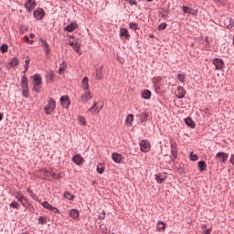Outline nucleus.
I'll list each match as a JSON object with an SVG mask.
<instances>
[{
  "label": "nucleus",
  "mask_w": 234,
  "mask_h": 234,
  "mask_svg": "<svg viewBox=\"0 0 234 234\" xmlns=\"http://www.w3.org/2000/svg\"><path fill=\"white\" fill-rule=\"evenodd\" d=\"M40 42L42 43V48L46 54H50V46L48 45V42L43 38L40 39Z\"/></svg>",
  "instance_id": "21"
},
{
  "label": "nucleus",
  "mask_w": 234,
  "mask_h": 234,
  "mask_svg": "<svg viewBox=\"0 0 234 234\" xmlns=\"http://www.w3.org/2000/svg\"><path fill=\"white\" fill-rule=\"evenodd\" d=\"M95 79L100 81L103 79V66L98 67L95 70Z\"/></svg>",
  "instance_id": "14"
},
{
  "label": "nucleus",
  "mask_w": 234,
  "mask_h": 234,
  "mask_svg": "<svg viewBox=\"0 0 234 234\" xmlns=\"http://www.w3.org/2000/svg\"><path fill=\"white\" fill-rule=\"evenodd\" d=\"M165 28H167V23H161L158 26V30H165Z\"/></svg>",
  "instance_id": "48"
},
{
  "label": "nucleus",
  "mask_w": 234,
  "mask_h": 234,
  "mask_svg": "<svg viewBox=\"0 0 234 234\" xmlns=\"http://www.w3.org/2000/svg\"><path fill=\"white\" fill-rule=\"evenodd\" d=\"M42 207H44L45 209H48V211H50L52 205H50V203H48V201H44V202H42Z\"/></svg>",
  "instance_id": "39"
},
{
  "label": "nucleus",
  "mask_w": 234,
  "mask_h": 234,
  "mask_svg": "<svg viewBox=\"0 0 234 234\" xmlns=\"http://www.w3.org/2000/svg\"><path fill=\"white\" fill-rule=\"evenodd\" d=\"M182 9H183L184 14H189L190 16H197L198 14V11H197L189 6L183 5Z\"/></svg>",
  "instance_id": "12"
},
{
  "label": "nucleus",
  "mask_w": 234,
  "mask_h": 234,
  "mask_svg": "<svg viewBox=\"0 0 234 234\" xmlns=\"http://www.w3.org/2000/svg\"><path fill=\"white\" fill-rule=\"evenodd\" d=\"M27 192L29 195H34V191H32V189H30V188H27Z\"/></svg>",
  "instance_id": "57"
},
{
  "label": "nucleus",
  "mask_w": 234,
  "mask_h": 234,
  "mask_svg": "<svg viewBox=\"0 0 234 234\" xmlns=\"http://www.w3.org/2000/svg\"><path fill=\"white\" fill-rule=\"evenodd\" d=\"M151 96H152L151 90H143L142 92L143 100H151Z\"/></svg>",
  "instance_id": "27"
},
{
  "label": "nucleus",
  "mask_w": 234,
  "mask_h": 234,
  "mask_svg": "<svg viewBox=\"0 0 234 234\" xmlns=\"http://www.w3.org/2000/svg\"><path fill=\"white\" fill-rule=\"evenodd\" d=\"M228 158H229V155L227 153L224 152H219L216 154V160H218V162H227Z\"/></svg>",
  "instance_id": "10"
},
{
  "label": "nucleus",
  "mask_w": 234,
  "mask_h": 234,
  "mask_svg": "<svg viewBox=\"0 0 234 234\" xmlns=\"http://www.w3.org/2000/svg\"><path fill=\"white\" fill-rule=\"evenodd\" d=\"M33 88L32 90H34V92H37V94L41 93V85H43V79L41 78V75L36 73L35 75H33Z\"/></svg>",
  "instance_id": "1"
},
{
  "label": "nucleus",
  "mask_w": 234,
  "mask_h": 234,
  "mask_svg": "<svg viewBox=\"0 0 234 234\" xmlns=\"http://www.w3.org/2000/svg\"><path fill=\"white\" fill-rule=\"evenodd\" d=\"M130 6H138L136 0H128Z\"/></svg>",
  "instance_id": "51"
},
{
  "label": "nucleus",
  "mask_w": 234,
  "mask_h": 234,
  "mask_svg": "<svg viewBox=\"0 0 234 234\" xmlns=\"http://www.w3.org/2000/svg\"><path fill=\"white\" fill-rule=\"evenodd\" d=\"M117 59H118V61H119L120 63H123V62H124L123 58H120V57H118V56H117Z\"/></svg>",
  "instance_id": "59"
},
{
  "label": "nucleus",
  "mask_w": 234,
  "mask_h": 234,
  "mask_svg": "<svg viewBox=\"0 0 234 234\" xmlns=\"http://www.w3.org/2000/svg\"><path fill=\"white\" fill-rule=\"evenodd\" d=\"M170 145H171V156L172 160H175L178 156V144L175 143V141L170 140Z\"/></svg>",
  "instance_id": "5"
},
{
  "label": "nucleus",
  "mask_w": 234,
  "mask_h": 234,
  "mask_svg": "<svg viewBox=\"0 0 234 234\" xmlns=\"http://www.w3.org/2000/svg\"><path fill=\"white\" fill-rule=\"evenodd\" d=\"M0 51L2 52V54H5V52H8V45L3 44L0 47Z\"/></svg>",
  "instance_id": "42"
},
{
  "label": "nucleus",
  "mask_w": 234,
  "mask_h": 234,
  "mask_svg": "<svg viewBox=\"0 0 234 234\" xmlns=\"http://www.w3.org/2000/svg\"><path fill=\"white\" fill-rule=\"evenodd\" d=\"M64 198H67L68 200H74L75 197L74 195H72V193L69 192V191H65L64 192Z\"/></svg>",
  "instance_id": "34"
},
{
  "label": "nucleus",
  "mask_w": 234,
  "mask_h": 234,
  "mask_svg": "<svg viewBox=\"0 0 234 234\" xmlns=\"http://www.w3.org/2000/svg\"><path fill=\"white\" fill-rule=\"evenodd\" d=\"M75 45L77 46H73L72 48H74L75 52H80V46L78 45V43H75Z\"/></svg>",
  "instance_id": "53"
},
{
  "label": "nucleus",
  "mask_w": 234,
  "mask_h": 234,
  "mask_svg": "<svg viewBox=\"0 0 234 234\" xmlns=\"http://www.w3.org/2000/svg\"><path fill=\"white\" fill-rule=\"evenodd\" d=\"M83 90H89V77H84L82 80Z\"/></svg>",
  "instance_id": "30"
},
{
  "label": "nucleus",
  "mask_w": 234,
  "mask_h": 234,
  "mask_svg": "<svg viewBox=\"0 0 234 234\" xmlns=\"http://www.w3.org/2000/svg\"><path fill=\"white\" fill-rule=\"evenodd\" d=\"M119 36L120 37H122V39H124L125 41H129V39H131V35L129 34V30L125 27H122L120 29Z\"/></svg>",
  "instance_id": "9"
},
{
  "label": "nucleus",
  "mask_w": 234,
  "mask_h": 234,
  "mask_svg": "<svg viewBox=\"0 0 234 234\" xmlns=\"http://www.w3.org/2000/svg\"><path fill=\"white\" fill-rule=\"evenodd\" d=\"M22 96L24 98H30V95L28 94V90H22Z\"/></svg>",
  "instance_id": "49"
},
{
  "label": "nucleus",
  "mask_w": 234,
  "mask_h": 234,
  "mask_svg": "<svg viewBox=\"0 0 234 234\" xmlns=\"http://www.w3.org/2000/svg\"><path fill=\"white\" fill-rule=\"evenodd\" d=\"M18 202H20L23 207H27V205L28 204V198L24 197L23 195H21L18 198Z\"/></svg>",
  "instance_id": "31"
},
{
  "label": "nucleus",
  "mask_w": 234,
  "mask_h": 234,
  "mask_svg": "<svg viewBox=\"0 0 234 234\" xmlns=\"http://www.w3.org/2000/svg\"><path fill=\"white\" fill-rule=\"evenodd\" d=\"M69 47H77V44L76 43H74V42H69Z\"/></svg>",
  "instance_id": "60"
},
{
  "label": "nucleus",
  "mask_w": 234,
  "mask_h": 234,
  "mask_svg": "<svg viewBox=\"0 0 234 234\" xmlns=\"http://www.w3.org/2000/svg\"><path fill=\"white\" fill-rule=\"evenodd\" d=\"M56 110V101L52 98L49 99L48 105L45 106L44 111L46 114H52Z\"/></svg>",
  "instance_id": "2"
},
{
  "label": "nucleus",
  "mask_w": 234,
  "mask_h": 234,
  "mask_svg": "<svg viewBox=\"0 0 234 234\" xmlns=\"http://www.w3.org/2000/svg\"><path fill=\"white\" fill-rule=\"evenodd\" d=\"M156 228H157V231H162L165 229V228H167V224L164 221H158Z\"/></svg>",
  "instance_id": "28"
},
{
  "label": "nucleus",
  "mask_w": 234,
  "mask_h": 234,
  "mask_svg": "<svg viewBox=\"0 0 234 234\" xmlns=\"http://www.w3.org/2000/svg\"><path fill=\"white\" fill-rule=\"evenodd\" d=\"M21 88L22 90H28V78L26 75L21 78Z\"/></svg>",
  "instance_id": "16"
},
{
  "label": "nucleus",
  "mask_w": 234,
  "mask_h": 234,
  "mask_svg": "<svg viewBox=\"0 0 234 234\" xmlns=\"http://www.w3.org/2000/svg\"><path fill=\"white\" fill-rule=\"evenodd\" d=\"M230 164H232V165H234V154L231 155V157H230Z\"/></svg>",
  "instance_id": "58"
},
{
  "label": "nucleus",
  "mask_w": 234,
  "mask_h": 234,
  "mask_svg": "<svg viewBox=\"0 0 234 234\" xmlns=\"http://www.w3.org/2000/svg\"><path fill=\"white\" fill-rule=\"evenodd\" d=\"M89 100H92V94H90L89 91H86L84 94L80 97L81 103H87Z\"/></svg>",
  "instance_id": "18"
},
{
  "label": "nucleus",
  "mask_w": 234,
  "mask_h": 234,
  "mask_svg": "<svg viewBox=\"0 0 234 234\" xmlns=\"http://www.w3.org/2000/svg\"><path fill=\"white\" fill-rule=\"evenodd\" d=\"M99 220H105V210L98 216Z\"/></svg>",
  "instance_id": "52"
},
{
  "label": "nucleus",
  "mask_w": 234,
  "mask_h": 234,
  "mask_svg": "<svg viewBox=\"0 0 234 234\" xmlns=\"http://www.w3.org/2000/svg\"><path fill=\"white\" fill-rule=\"evenodd\" d=\"M32 195H33V199H34V200H37V196H36V194H32Z\"/></svg>",
  "instance_id": "62"
},
{
  "label": "nucleus",
  "mask_w": 234,
  "mask_h": 234,
  "mask_svg": "<svg viewBox=\"0 0 234 234\" xmlns=\"http://www.w3.org/2000/svg\"><path fill=\"white\" fill-rule=\"evenodd\" d=\"M9 207L11 209H19L21 207V206L19 205V203H17L16 201H13L9 204Z\"/></svg>",
  "instance_id": "35"
},
{
  "label": "nucleus",
  "mask_w": 234,
  "mask_h": 234,
  "mask_svg": "<svg viewBox=\"0 0 234 234\" xmlns=\"http://www.w3.org/2000/svg\"><path fill=\"white\" fill-rule=\"evenodd\" d=\"M233 27H234V22H233V19L230 18L229 20V25L227 26V28L229 30L231 28H233Z\"/></svg>",
  "instance_id": "50"
},
{
  "label": "nucleus",
  "mask_w": 234,
  "mask_h": 234,
  "mask_svg": "<svg viewBox=\"0 0 234 234\" xmlns=\"http://www.w3.org/2000/svg\"><path fill=\"white\" fill-rule=\"evenodd\" d=\"M42 207H44L45 209H48V211H50L52 205H50V203H48V201H44V202H42Z\"/></svg>",
  "instance_id": "38"
},
{
  "label": "nucleus",
  "mask_w": 234,
  "mask_h": 234,
  "mask_svg": "<svg viewBox=\"0 0 234 234\" xmlns=\"http://www.w3.org/2000/svg\"><path fill=\"white\" fill-rule=\"evenodd\" d=\"M133 122H134V115L130 113L125 120L126 125H133Z\"/></svg>",
  "instance_id": "29"
},
{
  "label": "nucleus",
  "mask_w": 234,
  "mask_h": 234,
  "mask_svg": "<svg viewBox=\"0 0 234 234\" xmlns=\"http://www.w3.org/2000/svg\"><path fill=\"white\" fill-rule=\"evenodd\" d=\"M79 123L80 125H87V121L85 120V117L83 116H79Z\"/></svg>",
  "instance_id": "45"
},
{
  "label": "nucleus",
  "mask_w": 234,
  "mask_h": 234,
  "mask_svg": "<svg viewBox=\"0 0 234 234\" xmlns=\"http://www.w3.org/2000/svg\"><path fill=\"white\" fill-rule=\"evenodd\" d=\"M176 96L178 98V100H183V98H186V90H184V87H177V94Z\"/></svg>",
  "instance_id": "17"
},
{
  "label": "nucleus",
  "mask_w": 234,
  "mask_h": 234,
  "mask_svg": "<svg viewBox=\"0 0 234 234\" xmlns=\"http://www.w3.org/2000/svg\"><path fill=\"white\" fill-rule=\"evenodd\" d=\"M211 233V229H207L206 230H203L202 234H210Z\"/></svg>",
  "instance_id": "54"
},
{
  "label": "nucleus",
  "mask_w": 234,
  "mask_h": 234,
  "mask_svg": "<svg viewBox=\"0 0 234 234\" xmlns=\"http://www.w3.org/2000/svg\"><path fill=\"white\" fill-rule=\"evenodd\" d=\"M56 78V74L54 73V71L50 70L48 72H47L46 74V80L48 82L52 83V81H54V79Z\"/></svg>",
  "instance_id": "23"
},
{
  "label": "nucleus",
  "mask_w": 234,
  "mask_h": 234,
  "mask_svg": "<svg viewBox=\"0 0 234 234\" xmlns=\"http://www.w3.org/2000/svg\"><path fill=\"white\" fill-rule=\"evenodd\" d=\"M67 69V63L62 62V64L60 65L59 69H58V74H61V72H63V70Z\"/></svg>",
  "instance_id": "44"
},
{
  "label": "nucleus",
  "mask_w": 234,
  "mask_h": 234,
  "mask_svg": "<svg viewBox=\"0 0 234 234\" xmlns=\"http://www.w3.org/2000/svg\"><path fill=\"white\" fill-rule=\"evenodd\" d=\"M142 153H149L151 151V143L149 140L143 139L139 144Z\"/></svg>",
  "instance_id": "3"
},
{
  "label": "nucleus",
  "mask_w": 234,
  "mask_h": 234,
  "mask_svg": "<svg viewBox=\"0 0 234 234\" xmlns=\"http://www.w3.org/2000/svg\"><path fill=\"white\" fill-rule=\"evenodd\" d=\"M9 65L13 68L17 67V65H19V58L17 57H14L9 62Z\"/></svg>",
  "instance_id": "32"
},
{
  "label": "nucleus",
  "mask_w": 234,
  "mask_h": 234,
  "mask_svg": "<svg viewBox=\"0 0 234 234\" xmlns=\"http://www.w3.org/2000/svg\"><path fill=\"white\" fill-rule=\"evenodd\" d=\"M24 6L28 14H32V10L36 9V6H37V3H36L35 0H27Z\"/></svg>",
  "instance_id": "4"
},
{
  "label": "nucleus",
  "mask_w": 234,
  "mask_h": 234,
  "mask_svg": "<svg viewBox=\"0 0 234 234\" xmlns=\"http://www.w3.org/2000/svg\"><path fill=\"white\" fill-rule=\"evenodd\" d=\"M15 198L19 201V198H21V194L17 193L15 195Z\"/></svg>",
  "instance_id": "56"
},
{
  "label": "nucleus",
  "mask_w": 234,
  "mask_h": 234,
  "mask_svg": "<svg viewBox=\"0 0 234 234\" xmlns=\"http://www.w3.org/2000/svg\"><path fill=\"white\" fill-rule=\"evenodd\" d=\"M129 28H131V30H140V27L138 26L137 23H134V22H132V23H129Z\"/></svg>",
  "instance_id": "36"
},
{
  "label": "nucleus",
  "mask_w": 234,
  "mask_h": 234,
  "mask_svg": "<svg viewBox=\"0 0 234 234\" xmlns=\"http://www.w3.org/2000/svg\"><path fill=\"white\" fill-rule=\"evenodd\" d=\"M30 67V57H27V59L25 60V65H24V72H28V68Z\"/></svg>",
  "instance_id": "33"
},
{
  "label": "nucleus",
  "mask_w": 234,
  "mask_h": 234,
  "mask_svg": "<svg viewBox=\"0 0 234 234\" xmlns=\"http://www.w3.org/2000/svg\"><path fill=\"white\" fill-rule=\"evenodd\" d=\"M139 119H140L141 123H144L145 122H148V120H149V113H147V112H141L139 114Z\"/></svg>",
  "instance_id": "24"
},
{
  "label": "nucleus",
  "mask_w": 234,
  "mask_h": 234,
  "mask_svg": "<svg viewBox=\"0 0 234 234\" xmlns=\"http://www.w3.org/2000/svg\"><path fill=\"white\" fill-rule=\"evenodd\" d=\"M3 118H4V115L3 113L0 112V122L3 120Z\"/></svg>",
  "instance_id": "63"
},
{
  "label": "nucleus",
  "mask_w": 234,
  "mask_h": 234,
  "mask_svg": "<svg viewBox=\"0 0 234 234\" xmlns=\"http://www.w3.org/2000/svg\"><path fill=\"white\" fill-rule=\"evenodd\" d=\"M51 176L52 178H54V180H59L61 178V174H57L56 172L51 173Z\"/></svg>",
  "instance_id": "47"
},
{
  "label": "nucleus",
  "mask_w": 234,
  "mask_h": 234,
  "mask_svg": "<svg viewBox=\"0 0 234 234\" xmlns=\"http://www.w3.org/2000/svg\"><path fill=\"white\" fill-rule=\"evenodd\" d=\"M98 105L97 102H94L92 106L89 109V112H91V114H100V112L101 111V107L99 109L96 107Z\"/></svg>",
  "instance_id": "20"
},
{
  "label": "nucleus",
  "mask_w": 234,
  "mask_h": 234,
  "mask_svg": "<svg viewBox=\"0 0 234 234\" xmlns=\"http://www.w3.org/2000/svg\"><path fill=\"white\" fill-rule=\"evenodd\" d=\"M29 37H30L31 39H34V37H36V35H35L34 33H31V34L29 35Z\"/></svg>",
  "instance_id": "61"
},
{
  "label": "nucleus",
  "mask_w": 234,
  "mask_h": 234,
  "mask_svg": "<svg viewBox=\"0 0 234 234\" xmlns=\"http://www.w3.org/2000/svg\"><path fill=\"white\" fill-rule=\"evenodd\" d=\"M24 39L27 43H30V37H28V36H25Z\"/></svg>",
  "instance_id": "55"
},
{
  "label": "nucleus",
  "mask_w": 234,
  "mask_h": 234,
  "mask_svg": "<svg viewBox=\"0 0 234 234\" xmlns=\"http://www.w3.org/2000/svg\"><path fill=\"white\" fill-rule=\"evenodd\" d=\"M112 159L113 160V162H115V164H122V162L123 161V155H122V154L113 153L112 154Z\"/></svg>",
  "instance_id": "13"
},
{
  "label": "nucleus",
  "mask_w": 234,
  "mask_h": 234,
  "mask_svg": "<svg viewBox=\"0 0 234 234\" xmlns=\"http://www.w3.org/2000/svg\"><path fill=\"white\" fill-rule=\"evenodd\" d=\"M72 162L76 164V165H81L83 164V157L80 154H76L72 157Z\"/></svg>",
  "instance_id": "15"
},
{
  "label": "nucleus",
  "mask_w": 234,
  "mask_h": 234,
  "mask_svg": "<svg viewBox=\"0 0 234 234\" xmlns=\"http://www.w3.org/2000/svg\"><path fill=\"white\" fill-rule=\"evenodd\" d=\"M49 211H52V213H55L56 215H60L61 211L58 209V207L51 206L49 208Z\"/></svg>",
  "instance_id": "46"
},
{
  "label": "nucleus",
  "mask_w": 234,
  "mask_h": 234,
  "mask_svg": "<svg viewBox=\"0 0 234 234\" xmlns=\"http://www.w3.org/2000/svg\"><path fill=\"white\" fill-rule=\"evenodd\" d=\"M185 123L187 125V127H190V129H195L196 127V123L193 122V119H191V117L186 118Z\"/></svg>",
  "instance_id": "25"
},
{
  "label": "nucleus",
  "mask_w": 234,
  "mask_h": 234,
  "mask_svg": "<svg viewBox=\"0 0 234 234\" xmlns=\"http://www.w3.org/2000/svg\"><path fill=\"white\" fill-rule=\"evenodd\" d=\"M96 184H98V182H96V181H92V183H91L92 186H96Z\"/></svg>",
  "instance_id": "64"
},
{
  "label": "nucleus",
  "mask_w": 234,
  "mask_h": 234,
  "mask_svg": "<svg viewBox=\"0 0 234 234\" xmlns=\"http://www.w3.org/2000/svg\"><path fill=\"white\" fill-rule=\"evenodd\" d=\"M60 103L64 109H69L70 107V97L69 95L60 97Z\"/></svg>",
  "instance_id": "8"
},
{
  "label": "nucleus",
  "mask_w": 234,
  "mask_h": 234,
  "mask_svg": "<svg viewBox=\"0 0 234 234\" xmlns=\"http://www.w3.org/2000/svg\"><path fill=\"white\" fill-rule=\"evenodd\" d=\"M165 180H167V176H165V174H155V181L157 182V184H165Z\"/></svg>",
  "instance_id": "11"
},
{
  "label": "nucleus",
  "mask_w": 234,
  "mask_h": 234,
  "mask_svg": "<svg viewBox=\"0 0 234 234\" xmlns=\"http://www.w3.org/2000/svg\"><path fill=\"white\" fill-rule=\"evenodd\" d=\"M177 80L181 83H184L186 81V75L182 73L177 74Z\"/></svg>",
  "instance_id": "41"
},
{
  "label": "nucleus",
  "mask_w": 234,
  "mask_h": 234,
  "mask_svg": "<svg viewBox=\"0 0 234 234\" xmlns=\"http://www.w3.org/2000/svg\"><path fill=\"white\" fill-rule=\"evenodd\" d=\"M104 171H105V166H103V165L100 164L97 165V173L99 175H103Z\"/></svg>",
  "instance_id": "37"
},
{
  "label": "nucleus",
  "mask_w": 234,
  "mask_h": 234,
  "mask_svg": "<svg viewBox=\"0 0 234 234\" xmlns=\"http://www.w3.org/2000/svg\"><path fill=\"white\" fill-rule=\"evenodd\" d=\"M33 16L37 21H41V19L45 17V10L41 7H38L33 12Z\"/></svg>",
  "instance_id": "7"
},
{
  "label": "nucleus",
  "mask_w": 234,
  "mask_h": 234,
  "mask_svg": "<svg viewBox=\"0 0 234 234\" xmlns=\"http://www.w3.org/2000/svg\"><path fill=\"white\" fill-rule=\"evenodd\" d=\"M38 224H41V225L47 224V217L40 216L38 218Z\"/></svg>",
  "instance_id": "43"
},
{
  "label": "nucleus",
  "mask_w": 234,
  "mask_h": 234,
  "mask_svg": "<svg viewBox=\"0 0 234 234\" xmlns=\"http://www.w3.org/2000/svg\"><path fill=\"white\" fill-rule=\"evenodd\" d=\"M78 28V24L76 22H71L69 25H68L64 30L66 32H74Z\"/></svg>",
  "instance_id": "19"
},
{
  "label": "nucleus",
  "mask_w": 234,
  "mask_h": 234,
  "mask_svg": "<svg viewBox=\"0 0 234 234\" xmlns=\"http://www.w3.org/2000/svg\"><path fill=\"white\" fill-rule=\"evenodd\" d=\"M189 156H190V160L192 162H197V160H198V155H197L195 153L190 152L189 153Z\"/></svg>",
  "instance_id": "40"
},
{
  "label": "nucleus",
  "mask_w": 234,
  "mask_h": 234,
  "mask_svg": "<svg viewBox=\"0 0 234 234\" xmlns=\"http://www.w3.org/2000/svg\"><path fill=\"white\" fill-rule=\"evenodd\" d=\"M69 217H71V218H74V220H78V218H80V211L76 208L70 209Z\"/></svg>",
  "instance_id": "22"
},
{
  "label": "nucleus",
  "mask_w": 234,
  "mask_h": 234,
  "mask_svg": "<svg viewBox=\"0 0 234 234\" xmlns=\"http://www.w3.org/2000/svg\"><path fill=\"white\" fill-rule=\"evenodd\" d=\"M207 167V165L204 160H201L197 163V168L199 171L204 172L206 171V168Z\"/></svg>",
  "instance_id": "26"
},
{
  "label": "nucleus",
  "mask_w": 234,
  "mask_h": 234,
  "mask_svg": "<svg viewBox=\"0 0 234 234\" xmlns=\"http://www.w3.org/2000/svg\"><path fill=\"white\" fill-rule=\"evenodd\" d=\"M212 64L215 66L216 70H222V69H224V67H226L224 60L222 58H213Z\"/></svg>",
  "instance_id": "6"
}]
</instances>
